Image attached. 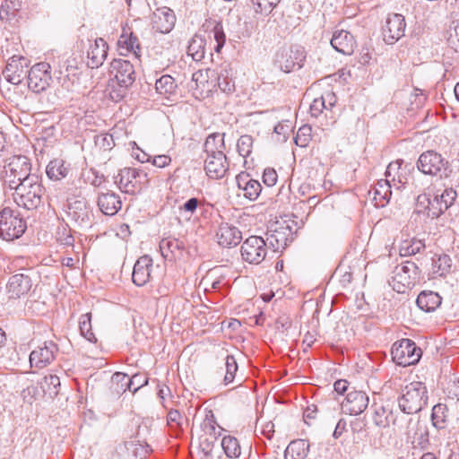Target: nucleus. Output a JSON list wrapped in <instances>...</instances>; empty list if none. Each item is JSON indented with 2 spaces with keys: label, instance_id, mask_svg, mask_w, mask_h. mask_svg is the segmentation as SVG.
<instances>
[{
  "label": "nucleus",
  "instance_id": "21",
  "mask_svg": "<svg viewBox=\"0 0 459 459\" xmlns=\"http://www.w3.org/2000/svg\"><path fill=\"white\" fill-rule=\"evenodd\" d=\"M416 206L419 212L424 213L432 219L437 218L443 213L437 198L435 195L431 196L429 193L419 195L417 197Z\"/></svg>",
  "mask_w": 459,
  "mask_h": 459
},
{
  "label": "nucleus",
  "instance_id": "57",
  "mask_svg": "<svg viewBox=\"0 0 459 459\" xmlns=\"http://www.w3.org/2000/svg\"><path fill=\"white\" fill-rule=\"evenodd\" d=\"M199 451L203 455L201 459H210L212 455V451L215 447L216 442L211 439H207L206 437H198Z\"/></svg>",
  "mask_w": 459,
  "mask_h": 459
},
{
  "label": "nucleus",
  "instance_id": "37",
  "mask_svg": "<svg viewBox=\"0 0 459 459\" xmlns=\"http://www.w3.org/2000/svg\"><path fill=\"white\" fill-rule=\"evenodd\" d=\"M441 297L433 291L421 292L417 298L418 307L424 311H433L441 305Z\"/></svg>",
  "mask_w": 459,
  "mask_h": 459
},
{
  "label": "nucleus",
  "instance_id": "20",
  "mask_svg": "<svg viewBox=\"0 0 459 459\" xmlns=\"http://www.w3.org/2000/svg\"><path fill=\"white\" fill-rule=\"evenodd\" d=\"M216 238L221 247H231L240 243L242 233L237 227L223 222L220 224L216 231Z\"/></svg>",
  "mask_w": 459,
  "mask_h": 459
},
{
  "label": "nucleus",
  "instance_id": "4",
  "mask_svg": "<svg viewBox=\"0 0 459 459\" xmlns=\"http://www.w3.org/2000/svg\"><path fill=\"white\" fill-rule=\"evenodd\" d=\"M31 166L29 159L23 155H14L10 157L3 170V179L4 184L13 189L22 181H25L33 174L30 173Z\"/></svg>",
  "mask_w": 459,
  "mask_h": 459
},
{
  "label": "nucleus",
  "instance_id": "26",
  "mask_svg": "<svg viewBox=\"0 0 459 459\" xmlns=\"http://www.w3.org/2000/svg\"><path fill=\"white\" fill-rule=\"evenodd\" d=\"M108 50L107 42L102 38L96 39L88 50V66L92 69L100 67L107 58Z\"/></svg>",
  "mask_w": 459,
  "mask_h": 459
},
{
  "label": "nucleus",
  "instance_id": "62",
  "mask_svg": "<svg viewBox=\"0 0 459 459\" xmlns=\"http://www.w3.org/2000/svg\"><path fill=\"white\" fill-rule=\"evenodd\" d=\"M201 204V201L197 198H190L187 200L183 206H181V211L187 212L189 215L194 214V212L196 211L198 205Z\"/></svg>",
  "mask_w": 459,
  "mask_h": 459
},
{
  "label": "nucleus",
  "instance_id": "56",
  "mask_svg": "<svg viewBox=\"0 0 459 459\" xmlns=\"http://www.w3.org/2000/svg\"><path fill=\"white\" fill-rule=\"evenodd\" d=\"M238 153L246 158L252 152L253 138L251 135L244 134L239 137L237 143Z\"/></svg>",
  "mask_w": 459,
  "mask_h": 459
},
{
  "label": "nucleus",
  "instance_id": "59",
  "mask_svg": "<svg viewBox=\"0 0 459 459\" xmlns=\"http://www.w3.org/2000/svg\"><path fill=\"white\" fill-rule=\"evenodd\" d=\"M212 32L213 38L217 42L215 50L219 52L225 43L226 36L221 24H216L213 28Z\"/></svg>",
  "mask_w": 459,
  "mask_h": 459
},
{
  "label": "nucleus",
  "instance_id": "46",
  "mask_svg": "<svg viewBox=\"0 0 459 459\" xmlns=\"http://www.w3.org/2000/svg\"><path fill=\"white\" fill-rule=\"evenodd\" d=\"M115 147L113 136L109 134H101L95 137V152H110Z\"/></svg>",
  "mask_w": 459,
  "mask_h": 459
},
{
  "label": "nucleus",
  "instance_id": "9",
  "mask_svg": "<svg viewBox=\"0 0 459 459\" xmlns=\"http://www.w3.org/2000/svg\"><path fill=\"white\" fill-rule=\"evenodd\" d=\"M393 360L403 367L417 363L421 357V350L410 339H403L392 347Z\"/></svg>",
  "mask_w": 459,
  "mask_h": 459
},
{
  "label": "nucleus",
  "instance_id": "42",
  "mask_svg": "<svg viewBox=\"0 0 459 459\" xmlns=\"http://www.w3.org/2000/svg\"><path fill=\"white\" fill-rule=\"evenodd\" d=\"M372 420L375 425L383 429L389 427L391 423L395 424L393 412L383 406L375 409Z\"/></svg>",
  "mask_w": 459,
  "mask_h": 459
},
{
  "label": "nucleus",
  "instance_id": "10",
  "mask_svg": "<svg viewBox=\"0 0 459 459\" xmlns=\"http://www.w3.org/2000/svg\"><path fill=\"white\" fill-rule=\"evenodd\" d=\"M399 169V162H391L385 171L386 178L378 180L373 189L369 191V194L372 195V199L376 206L384 207L388 204L392 195L390 182L391 180H395V175L393 172Z\"/></svg>",
  "mask_w": 459,
  "mask_h": 459
},
{
  "label": "nucleus",
  "instance_id": "14",
  "mask_svg": "<svg viewBox=\"0 0 459 459\" xmlns=\"http://www.w3.org/2000/svg\"><path fill=\"white\" fill-rule=\"evenodd\" d=\"M405 27V20L402 14H389L383 27L384 40L390 45L395 43L404 35Z\"/></svg>",
  "mask_w": 459,
  "mask_h": 459
},
{
  "label": "nucleus",
  "instance_id": "30",
  "mask_svg": "<svg viewBox=\"0 0 459 459\" xmlns=\"http://www.w3.org/2000/svg\"><path fill=\"white\" fill-rule=\"evenodd\" d=\"M68 215L78 223L90 221L91 211L84 199H76L68 204Z\"/></svg>",
  "mask_w": 459,
  "mask_h": 459
},
{
  "label": "nucleus",
  "instance_id": "13",
  "mask_svg": "<svg viewBox=\"0 0 459 459\" xmlns=\"http://www.w3.org/2000/svg\"><path fill=\"white\" fill-rule=\"evenodd\" d=\"M304 60L305 55L301 48H282L277 53L275 59L280 68L285 73L301 68Z\"/></svg>",
  "mask_w": 459,
  "mask_h": 459
},
{
  "label": "nucleus",
  "instance_id": "11",
  "mask_svg": "<svg viewBox=\"0 0 459 459\" xmlns=\"http://www.w3.org/2000/svg\"><path fill=\"white\" fill-rule=\"evenodd\" d=\"M267 255L266 243L263 238L251 236L241 246L242 259L249 264H261Z\"/></svg>",
  "mask_w": 459,
  "mask_h": 459
},
{
  "label": "nucleus",
  "instance_id": "63",
  "mask_svg": "<svg viewBox=\"0 0 459 459\" xmlns=\"http://www.w3.org/2000/svg\"><path fill=\"white\" fill-rule=\"evenodd\" d=\"M171 162V158L168 155H158L153 157L152 163L158 168H165Z\"/></svg>",
  "mask_w": 459,
  "mask_h": 459
},
{
  "label": "nucleus",
  "instance_id": "15",
  "mask_svg": "<svg viewBox=\"0 0 459 459\" xmlns=\"http://www.w3.org/2000/svg\"><path fill=\"white\" fill-rule=\"evenodd\" d=\"M57 346L52 342H46L30 354V363L36 368H44L56 358Z\"/></svg>",
  "mask_w": 459,
  "mask_h": 459
},
{
  "label": "nucleus",
  "instance_id": "64",
  "mask_svg": "<svg viewBox=\"0 0 459 459\" xmlns=\"http://www.w3.org/2000/svg\"><path fill=\"white\" fill-rule=\"evenodd\" d=\"M290 131V126L288 121L285 123H279L274 126V133L282 135L284 140L287 139V134Z\"/></svg>",
  "mask_w": 459,
  "mask_h": 459
},
{
  "label": "nucleus",
  "instance_id": "33",
  "mask_svg": "<svg viewBox=\"0 0 459 459\" xmlns=\"http://www.w3.org/2000/svg\"><path fill=\"white\" fill-rule=\"evenodd\" d=\"M234 74L235 73L233 68L229 65L221 67V70L217 74V84L222 92L231 94L235 91L236 85Z\"/></svg>",
  "mask_w": 459,
  "mask_h": 459
},
{
  "label": "nucleus",
  "instance_id": "24",
  "mask_svg": "<svg viewBox=\"0 0 459 459\" xmlns=\"http://www.w3.org/2000/svg\"><path fill=\"white\" fill-rule=\"evenodd\" d=\"M160 249L162 256L167 260H179L185 254L184 243L174 238H163L160 243Z\"/></svg>",
  "mask_w": 459,
  "mask_h": 459
},
{
  "label": "nucleus",
  "instance_id": "35",
  "mask_svg": "<svg viewBox=\"0 0 459 459\" xmlns=\"http://www.w3.org/2000/svg\"><path fill=\"white\" fill-rule=\"evenodd\" d=\"M70 171V165L62 159L52 160L47 166V175L52 180H61L67 177Z\"/></svg>",
  "mask_w": 459,
  "mask_h": 459
},
{
  "label": "nucleus",
  "instance_id": "29",
  "mask_svg": "<svg viewBox=\"0 0 459 459\" xmlns=\"http://www.w3.org/2000/svg\"><path fill=\"white\" fill-rule=\"evenodd\" d=\"M336 100L337 98L333 91H325L320 98L315 99L311 103L309 108L311 116L317 117L324 110L331 112Z\"/></svg>",
  "mask_w": 459,
  "mask_h": 459
},
{
  "label": "nucleus",
  "instance_id": "19",
  "mask_svg": "<svg viewBox=\"0 0 459 459\" xmlns=\"http://www.w3.org/2000/svg\"><path fill=\"white\" fill-rule=\"evenodd\" d=\"M176 16L169 7L156 9L152 15V29L160 33H169L174 27Z\"/></svg>",
  "mask_w": 459,
  "mask_h": 459
},
{
  "label": "nucleus",
  "instance_id": "43",
  "mask_svg": "<svg viewBox=\"0 0 459 459\" xmlns=\"http://www.w3.org/2000/svg\"><path fill=\"white\" fill-rule=\"evenodd\" d=\"M448 418V410L446 404L437 403L432 409L433 425L437 429H444Z\"/></svg>",
  "mask_w": 459,
  "mask_h": 459
},
{
  "label": "nucleus",
  "instance_id": "38",
  "mask_svg": "<svg viewBox=\"0 0 459 459\" xmlns=\"http://www.w3.org/2000/svg\"><path fill=\"white\" fill-rule=\"evenodd\" d=\"M425 247L422 239L416 238H406L400 243L399 254L402 256L414 255L423 250Z\"/></svg>",
  "mask_w": 459,
  "mask_h": 459
},
{
  "label": "nucleus",
  "instance_id": "1",
  "mask_svg": "<svg viewBox=\"0 0 459 459\" xmlns=\"http://www.w3.org/2000/svg\"><path fill=\"white\" fill-rule=\"evenodd\" d=\"M224 149L223 135L212 134L206 138L204 143V151L206 152L204 171L212 179L222 178L229 169Z\"/></svg>",
  "mask_w": 459,
  "mask_h": 459
},
{
  "label": "nucleus",
  "instance_id": "40",
  "mask_svg": "<svg viewBox=\"0 0 459 459\" xmlns=\"http://www.w3.org/2000/svg\"><path fill=\"white\" fill-rule=\"evenodd\" d=\"M39 385L48 398L54 399L59 393L60 379L56 375H48L39 382Z\"/></svg>",
  "mask_w": 459,
  "mask_h": 459
},
{
  "label": "nucleus",
  "instance_id": "50",
  "mask_svg": "<svg viewBox=\"0 0 459 459\" xmlns=\"http://www.w3.org/2000/svg\"><path fill=\"white\" fill-rule=\"evenodd\" d=\"M281 0H252L255 13L269 14L276 7Z\"/></svg>",
  "mask_w": 459,
  "mask_h": 459
},
{
  "label": "nucleus",
  "instance_id": "7",
  "mask_svg": "<svg viewBox=\"0 0 459 459\" xmlns=\"http://www.w3.org/2000/svg\"><path fill=\"white\" fill-rule=\"evenodd\" d=\"M418 169L426 175L447 178L450 174L448 161L434 151L423 152L417 162Z\"/></svg>",
  "mask_w": 459,
  "mask_h": 459
},
{
  "label": "nucleus",
  "instance_id": "6",
  "mask_svg": "<svg viewBox=\"0 0 459 459\" xmlns=\"http://www.w3.org/2000/svg\"><path fill=\"white\" fill-rule=\"evenodd\" d=\"M27 228L25 221L10 208H4L0 212V238L6 241L19 238Z\"/></svg>",
  "mask_w": 459,
  "mask_h": 459
},
{
  "label": "nucleus",
  "instance_id": "61",
  "mask_svg": "<svg viewBox=\"0 0 459 459\" xmlns=\"http://www.w3.org/2000/svg\"><path fill=\"white\" fill-rule=\"evenodd\" d=\"M151 452L152 449L147 444L138 443L134 448V455L137 459H144Z\"/></svg>",
  "mask_w": 459,
  "mask_h": 459
},
{
  "label": "nucleus",
  "instance_id": "54",
  "mask_svg": "<svg viewBox=\"0 0 459 459\" xmlns=\"http://www.w3.org/2000/svg\"><path fill=\"white\" fill-rule=\"evenodd\" d=\"M219 271V269L213 268L205 275V282L212 284V290H219L225 285V278Z\"/></svg>",
  "mask_w": 459,
  "mask_h": 459
},
{
  "label": "nucleus",
  "instance_id": "22",
  "mask_svg": "<svg viewBox=\"0 0 459 459\" xmlns=\"http://www.w3.org/2000/svg\"><path fill=\"white\" fill-rule=\"evenodd\" d=\"M152 259L149 255L141 256L134 264L132 280L137 286H143L149 282L152 269Z\"/></svg>",
  "mask_w": 459,
  "mask_h": 459
},
{
  "label": "nucleus",
  "instance_id": "60",
  "mask_svg": "<svg viewBox=\"0 0 459 459\" xmlns=\"http://www.w3.org/2000/svg\"><path fill=\"white\" fill-rule=\"evenodd\" d=\"M278 175L274 169L266 168L263 174V182L267 186H273L277 183Z\"/></svg>",
  "mask_w": 459,
  "mask_h": 459
},
{
  "label": "nucleus",
  "instance_id": "48",
  "mask_svg": "<svg viewBox=\"0 0 459 459\" xmlns=\"http://www.w3.org/2000/svg\"><path fill=\"white\" fill-rule=\"evenodd\" d=\"M18 9L17 0H4L0 6V19L3 21L11 20L16 15Z\"/></svg>",
  "mask_w": 459,
  "mask_h": 459
},
{
  "label": "nucleus",
  "instance_id": "55",
  "mask_svg": "<svg viewBox=\"0 0 459 459\" xmlns=\"http://www.w3.org/2000/svg\"><path fill=\"white\" fill-rule=\"evenodd\" d=\"M187 53L195 61H200L204 56V48L201 39H193L188 45Z\"/></svg>",
  "mask_w": 459,
  "mask_h": 459
},
{
  "label": "nucleus",
  "instance_id": "51",
  "mask_svg": "<svg viewBox=\"0 0 459 459\" xmlns=\"http://www.w3.org/2000/svg\"><path fill=\"white\" fill-rule=\"evenodd\" d=\"M210 74H213V71L209 69L198 70L193 74L192 79L195 82L196 88H199L202 91H211V85L208 82Z\"/></svg>",
  "mask_w": 459,
  "mask_h": 459
},
{
  "label": "nucleus",
  "instance_id": "31",
  "mask_svg": "<svg viewBox=\"0 0 459 459\" xmlns=\"http://www.w3.org/2000/svg\"><path fill=\"white\" fill-rule=\"evenodd\" d=\"M201 434L199 437H206L207 439L217 441L218 437L221 436L224 429L220 427L215 420L212 411H209L201 423Z\"/></svg>",
  "mask_w": 459,
  "mask_h": 459
},
{
  "label": "nucleus",
  "instance_id": "3",
  "mask_svg": "<svg viewBox=\"0 0 459 459\" xmlns=\"http://www.w3.org/2000/svg\"><path fill=\"white\" fill-rule=\"evenodd\" d=\"M427 387L420 381H414L405 385L399 398L400 409L407 414L420 411L428 400Z\"/></svg>",
  "mask_w": 459,
  "mask_h": 459
},
{
  "label": "nucleus",
  "instance_id": "5",
  "mask_svg": "<svg viewBox=\"0 0 459 459\" xmlns=\"http://www.w3.org/2000/svg\"><path fill=\"white\" fill-rule=\"evenodd\" d=\"M148 173L141 169L124 168L116 177L115 182L121 191L135 195L146 188L149 185Z\"/></svg>",
  "mask_w": 459,
  "mask_h": 459
},
{
  "label": "nucleus",
  "instance_id": "52",
  "mask_svg": "<svg viewBox=\"0 0 459 459\" xmlns=\"http://www.w3.org/2000/svg\"><path fill=\"white\" fill-rule=\"evenodd\" d=\"M448 46L455 52H459V21H455L446 31Z\"/></svg>",
  "mask_w": 459,
  "mask_h": 459
},
{
  "label": "nucleus",
  "instance_id": "18",
  "mask_svg": "<svg viewBox=\"0 0 459 459\" xmlns=\"http://www.w3.org/2000/svg\"><path fill=\"white\" fill-rule=\"evenodd\" d=\"M110 74L120 86L128 87L134 81L133 65L124 59H114L110 64Z\"/></svg>",
  "mask_w": 459,
  "mask_h": 459
},
{
  "label": "nucleus",
  "instance_id": "45",
  "mask_svg": "<svg viewBox=\"0 0 459 459\" xmlns=\"http://www.w3.org/2000/svg\"><path fill=\"white\" fill-rule=\"evenodd\" d=\"M307 444L303 439L291 441L286 448V456L296 455L297 457L293 459H303L307 455Z\"/></svg>",
  "mask_w": 459,
  "mask_h": 459
},
{
  "label": "nucleus",
  "instance_id": "41",
  "mask_svg": "<svg viewBox=\"0 0 459 459\" xmlns=\"http://www.w3.org/2000/svg\"><path fill=\"white\" fill-rule=\"evenodd\" d=\"M221 445L225 455L230 459H237L241 455L238 440L232 436H224Z\"/></svg>",
  "mask_w": 459,
  "mask_h": 459
},
{
  "label": "nucleus",
  "instance_id": "44",
  "mask_svg": "<svg viewBox=\"0 0 459 459\" xmlns=\"http://www.w3.org/2000/svg\"><path fill=\"white\" fill-rule=\"evenodd\" d=\"M79 328L81 334L89 342H96L97 338L91 331V314L86 313L80 317Z\"/></svg>",
  "mask_w": 459,
  "mask_h": 459
},
{
  "label": "nucleus",
  "instance_id": "28",
  "mask_svg": "<svg viewBox=\"0 0 459 459\" xmlns=\"http://www.w3.org/2000/svg\"><path fill=\"white\" fill-rule=\"evenodd\" d=\"M98 206L100 210L106 215H115L122 207L120 196L114 193L108 191L100 195L98 198Z\"/></svg>",
  "mask_w": 459,
  "mask_h": 459
},
{
  "label": "nucleus",
  "instance_id": "49",
  "mask_svg": "<svg viewBox=\"0 0 459 459\" xmlns=\"http://www.w3.org/2000/svg\"><path fill=\"white\" fill-rule=\"evenodd\" d=\"M438 200L443 212L446 211L455 202L456 198V192L453 188L444 189L440 194L437 192L434 194Z\"/></svg>",
  "mask_w": 459,
  "mask_h": 459
},
{
  "label": "nucleus",
  "instance_id": "25",
  "mask_svg": "<svg viewBox=\"0 0 459 459\" xmlns=\"http://www.w3.org/2000/svg\"><path fill=\"white\" fill-rule=\"evenodd\" d=\"M32 287L31 280L24 274L13 275L8 281L7 290L10 298L18 299L30 292Z\"/></svg>",
  "mask_w": 459,
  "mask_h": 459
},
{
  "label": "nucleus",
  "instance_id": "47",
  "mask_svg": "<svg viewBox=\"0 0 459 459\" xmlns=\"http://www.w3.org/2000/svg\"><path fill=\"white\" fill-rule=\"evenodd\" d=\"M184 417L178 410H169L167 415V424L169 429L178 436L182 430Z\"/></svg>",
  "mask_w": 459,
  "mask_h": 459
},
{
  "label": "nucleus",
  "instance_id": "12",
  "mask_svg": "<svg viewBox=\"0 0 459 459\" xmlns=\"http://www.w3.org/2000/svg\"><path fill=\"white\" fill-rule=\"evenodd\" d=\"M50 65L41 62L34 65L28 73V86L35 92L45 91L50 84Z\"/></svg>",
  "mask_w": 459,
  "mask_h": 459
},
{
  "label": "nucleus",
  "instance_id": "17",
  "mask_svg": "<svg viewBox=\"0 0 459 459\" xmlns=\"http://www.w3.org/2000/svg\"><path fill=\"white\" fill-rule=\"evenodd\" d=\"M27 59L23 56H13L4 70V78L12 84L18 85L28 74Z\"/></svg>",
  "mask_w": 459,
  "mask_h": 459
},
{
  "label": "nucleus",
  "instance_id": "8",
  "mask_svg": "<svg viewBox=\"0 0 459 459\" xmlns=\"http://www.w3.org/2000/svg\"><path fill=\"white\" fill-rule=\"evenodd\" d=\"M419 278V268L415 263L406 261L396 266L393 272L390 285L398 293H403L414 286Z\"/></svg>",
  "mask_w": 459,
  "mask_h": 459
},
{
  "label": "nucleus",
  "instance_id": "53",
  "mask_svg": "<svg viewBox=\"0 0 459 459\" xmlns=\"http://www.w3.org/2000/svg\"><path fill=\"white\" fill-rule=\"evenodd\" d=\"M312 128L310 126L304 125L300 126L294 138L295 143L299 147H307L312 138Z\"/></svg>",
  "mask_w": 459,
  "mask_h": 459
},
{
  "label": "nucleus",
  "instance_id": "27",
  "mask_svg": "<svg viewBox=\"0 0 459 459\" xmlns=\"http://www.w3.org/2000/svg\"><path fill=\"white\" fill-rule=\"evenodd\" d=\"M117 48L120 55H134L135 57L140 56L141 47L139 40L132 31L124 30L117 41Z\"/></svg>",
  "mask_w": 459,
  "mask_h": 459
},
{
  "label": "nucleus",
  "instance_id": "34",
  "mask_svg": "<svg viewBox=\"0 0 459 459\" xmlns=\"http://www.w3.org/2000/svg\"><path fill=\"white\" fill-rule=\"evenodd\" d=\"M238 186L243 190V195L249 200H255L260 193L262 186L257 180L248 178V175H239L237 178Z\"/></svg>",
  "mask_w": 459,
  "mask_h": 459
},
{
  "label": "nucleus",
  "instance_id": "23",
  "mask_svg": "<svg viewBox=\"0 0 459 459\" xmlns=\"http://www.w3.org/2000/svg\"><path fill=\"white\" fill-rule=\"evenodd\" d=\"M332 47L343 55H351L356 47L354 37L347 30H335L331 39Z\"/></svg>",
  "mask_w": 459,
  "mask_h": 459
},
{
  "label": "nucleus",
  "instance_id": "36",
  "mask_svg": "<svg viewBox=\"0 0 459 459\" xmlns=\"http://www.w3.org/2000/svg\"><path fill=\"white\" fill-rule=\"evenodd\" d=\"M155 89L158 94L162 96L166 100H171L177 91V84L175 79L169 75H162L160 78L156 80Z\"/></svg>",
  "mask_w": 459,
  "mask_h": 459
},
{
  "label": "nucleus",
  "instance_id": "2",
  "mask_svg": "<svg viewBox=\"0 0 459 459\" xmlns=\"http://www.w3.org/2000/svg\"><path fill=\"white\" fill-rule=\"evenodd\" d=\"M13 189L15 190L13 200L19 206L30 210L40 204L44 190L37 175H32L25 181H22Z\"/></svg>",
  "mask_w": 459,
  "mask_h": 459
},
{
  "label": "nucleus",
  "instance_id": "32",
  "mask_svg": "<svg viewBox=\"0 0 459 459\" xmlns=\"http://www.w3.org/2000/svg\"><path fill=\"white\" fill-rule=\"evenodd\" d=\"M452 271V260L446 254H435L432 257L430 273L433 278L446 277Z\"/></svg>",
  "mask_w": 459,
  "mask_h": 459
},
{
  "label": "nucleus",
  "instance_id": "16",
  "mask_svg": "<svg viewBox=\"0 0 459 459\" xmlns=\"http://www.w3.org/2000/svg\"><path fill=\"white\" fill-rule=\"evenodd\" d=\"M368 403L369 398L365 392L352 388L348 391L342 408L351 415H359L368 408Z\"/></svg>",
  "mask_w": 459,
  "mask_h": 459
},
{
  "label": "nucleus",
  "instance_id": "58",
  "mask_svg": "<svg viewBox=\"0 0 459 459\" xmlns=\"http://www.w3.org/2000/svg\"><path fill=\"white\" fill-rule=\"evenodd\" d=\"M226 374L224 377V383L225 385H229L233 382L235 374L238 370V364L233 356H227L226 361Z\"/></svg>",
  "mask_w": 459,
  "mask_h": 459
},
{
  "label": "nucleus",
  "instance_id": "39",
  "mask_svg": "<svg viewBox=\"0 0 459 459\" xmlns=\"http://www.w3.org/2000/svg\"><path fill=\"white\" fill-rule=\"evenodd\" d=\"M21 397L24 403L30 405L48 398L39 383L37 385L32 384L24 388L21 393Z\"/></svg>",
  "mask_w": 459,
  "mask_h": 459
}]
</instances>
